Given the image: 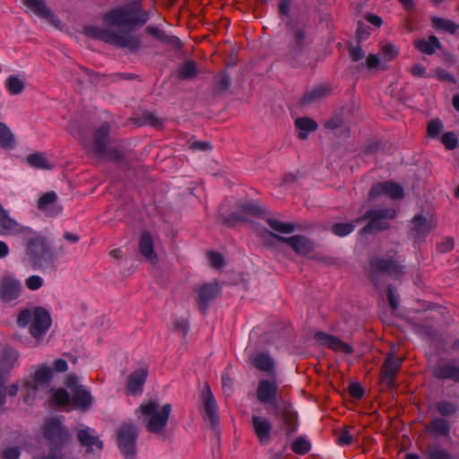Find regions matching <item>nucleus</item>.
<instances>
[{"mask_svg":"<svg viewBox=\"0 0 459 459\" xmlns=\"http://www.w3.org/2000/svg\"><path fill=\"white\" fill-rule=\"evenodd\" d=\"M147 20L148 14L141 12L137 5H126L111 10L104 15L105 28L90 25L83 30L87 37L134 50L139 48L140 39L134 27L143 24Z\"/></svg>","mask_w":459,"mask_h":459,"instance_id":"1","label":"nucleus"},{"mask_svg":"<svg viewBox=\"0 0 459 459\" xmlns=\"http://www.w3.org/2000/svg\"><path fill=\"white\" fill-rule=\"evenodd\" d=\"M25 254L36 265L47 267L54 264L56 255L50 248L46 238L25 226L21 233Z\"/></svg>","mask_w":459,"mask_h":459,"instance_id":"2","label":"nucleus"},{"mask_svg":"<svg viewBox=\"0 0 459 459\" xmlns=\"http://www.w3.org/2000/svg\"><path fill=\"white\" fill-rule=\"evenodd\" d=\"M172 411L169 403L160 405L157 401L147 400L143 402L136 411V415L146 427V429L156 435H162Z\"/></svg>","mask_w":459,"mask_h":459,"instance_id":"3","label":"nucleus"},{"mask_svg":"<svg viewBox=\"0 0 459 459\" xmlns=\"http://www.w3.org/2000/svg\"><path fill=\"white\" fill-rule=\"evenodd\" d=\"M17 325L20 327L30 325V333L35 340L33 346H39L51 326V316L48 311L41 307L25 308L19 313Z\"/></svg>","mask_w":459,"mask_h":459,"instance_id":"4","label":"nucleus"},{"mask_svg":"<svg viewBox=\"0 0 459 459\" xmlns=\"http://www.w3.org/2000/svg\"><path fill=\"white\" fill-rule=\"evenodd\" d=\"M53 377V369L43 363L34 367L30 376L22 380V398L24 403L31 405L40 395L41 391L48 387Z\"/></svg>","mask_w":459,"mask_h":459,"instance_id":"5","label":"nucleus"},{"mask_svg":"<svg viewBox=\"0 0 459 459\" xmlns=\"http://www.w3.org/2000/svg\"><path fill=\"white\" fill-rule=\"evenodd\" d=\"M396 215V211L393 208H377L364 214L358 220L360 221L368 219V223L360 230L362 234L385 230L389 227L388 220H393Z\"/></svg>","mask_w":459,"mask_h":459,"instance_id":"6","label":"nucleus"},{"mask_svg":"<svg viewBox=\"0 0 459 459\" xmlns=\"http://www.w3.org/2000/svg\"><path fill=\"white\" fill-rule=\"evenodd\" d=\"M22 293V285L14 275L4 274L0 280V300L8 306H15Z\"/></svg>","mask_w":459,"mask_h":459,"instance_id":"7","label":"nucleus"},{"mask_svg":"<svg viewBox=\"0 0 459 459\" xmlns=\"http://www.w3.org/2000/svg\"><path fill=\"white\" fill-rule=\"evenodd\" d=\"M138 432L133 424H124L117 432L118 447L126 459H134L136 455V439Z\"/></svg>","mask_w":459,"mask_h":459,"instance_id":"8","label":"nucleus"},{"mask_svg":"<svg viewBox=\"0 0 459 459\" xmlns=\"http://www.w3.org/2000/svg\"><path fill=\"white\" fill-rule=\"evenodd\" d=\"M65 385L70 389L74 406L82 411H87L92 403L90 392L79 384V379L74 375H68Z\"/></svg>","mask_w":459,"mask_h":459,"instance_id":"9","label":"nucleus"},{"mask_svg":"<svg viewBox=\"0 0 459 459\" xmlns=\"http://www.w3.org/2000/svg\"><path fill=\"white\" fill-rule=\"evenodd\" d=\"M259 234L264 239H266L268 237H273L277 240L287 244L299 255H307L313 250V243L303 236L295 235L290 238H284L274 235L267 230H260Z\"/></svg>","mask_w":459,"mask_h":459,"instance_id":"10","label":"nucleus"},{"mask_svg":"<svg viewBox=\"0 0 459 459\" xmlns=\"http://www.w3.org/2000/svg\"><path fill=\"white\" fill-rule=\"evenodd\" d=\"M44 436L52 444L61 446L67 443L71 436L62 421L56 418H49L46 420L44 426Z\"/></svg>","mask_w":459,"mask_h":459,"instance_id":"11","label":"nucleus"},{"mask_svg":"<svg viewBox=\"0 0 459 459\" xmlns=\"http://www.w3.org/2000/svg\"><path fill=\"white\" fill-rule=\"evenodd\" d=\"M368 272L370 274L387 273L392 277L398 279L404 274V267L394 258H374L369 262Z\"/></svg>","mask_w":459,"mask_h":459,"instance_id":"12","label":"nucleus"},{"mask_svg":"<svg viewBox=\"0 0 459 459\" xmlns=\"http://www.w3.org/2000/svg\"><path fill=\"white\" fill-rule=\"evenodd\" d=\"M381 196H387L393 200H401L404 196L403 187L394 182L386 181L377 183L372 186L368 198L370 200L377 199Z\"/></svg>","mask_w":459,"mask_h":459,"instance_id":"13","label":"nucleus"},{"mask_svg":"<svg viewBox=\"0 0 459 459\" xmlns=\"http://www.w3.org/2000/svg\"><path fill=\"white\" fill-rule=\"evenodd\" d=\"M23 4L35 15L48 20L55 27L61 26L60 20L51 13L45 0H23Z\"/></svg>","mask_w":459,"mask_h":459,"instance_id":"14","label":"nucleus"},{"mask_svg":"<svg viewBox=\"0 0 459 459\" xmlns=\"http://www.w3.org/2000/svg\"><path fill=\"white\" fill-rule=\"evenodd\" d=\"M402 365V359L396 358L394 354H389L381 368V381L386 385L387 387H392L394 383V378L400 370Z\"/></svg>","mask_w":459,"mask_h":459,"instance_id":"15","label":"nucleus"},{"mask_svg":"<svg viewBox=\"0 0 459 459\" xmlns=\"http://www.w3.org/2000/svg\"><path fill=\"white\" fill-rule=\"evenodd\" d=\"M431 374L437 379L459 383V366L450 361H439L432 368Z\"/></svg>","mask_w":459,"mask_h":459,"instance_id":"16","label":"nucleus"},{"mask_svg":"<svg viewBox=\"0 0 459 459\" xmlns=\"http://www.w3.org/2000/svg\"><path fill=\"white\" fill-rule=\"evenodd\" d=\"M317 345H322L333 350L335 352H341L347 355L353 352V348L351 345L342 342L336 336L325 333L323 332H317Z\"/></svg>","mask_w":459,"mask_h":459,"instance_id":"17","label":"nucleus"},{"mask_svg":"<svg viewBox=\"0 0 459 459\" xmlns=\"http://www.w3.org/2000/svg\"><path fill=\"white\" fill-rule=\"evenodd\" d=\"M20 354L12 347H4L0 352V379L4 380L5 375L19 365Z\"/></svg>","mask_w":459,"mask_h":459,"instance_id":"18","label":"nucleus"},{"mask_svg":"<svg viewBox=\"0 0 459 459\" xmlns=\"http://www.w3.org/2000/svg\"><path fill=\"white\" fill-rule=\"evenodd\" d=\"M202 403L206 419L212 426H216L219 422L218 405L208 385H205L202 391Z\"/></svg>","mask_w":459,"mask_h":459,"instance_id":"19","label":"nucleus"},{"mask_svg":"<svg viewBox=\"0 0 459 459\" xmlns=\"http://www.w3.org/2000/svg\"><path fill=\"white\" fill-rule=\"evenodd\" d=\"M77 437L81 445L87 448V452H101L103 442L99 438L92 429L89 427L82 428L78 430Z\"/></svg>","mask_w":459,"mask_h":459,"instance_id":"20","label":"nucleus"},{"mask_svg":"<svg viewBox=\"0 0 459 459\" xmlns=\"http://www.w3.org/2000/svg\"><path fill=\"white\" fill-rule=\"evenodd\" d=\"M109 125L103 123L94 134L93 143L91 146V152L100 157L107 158L108 156L107 144L108 142Z\"/></svg>","mask_w":459,"mask_h":459,"instance_id":"21","label":"nucleus"},{"mask_svg":"<svg viewBox=\"0 0 459 459\" xmlns=\"http://www.w3.org/2000/svg\"><path fill=\"white\" fill-rule=\"evenodd\" d=\"M25 226L20 224L15 219L9 215L3 205L0 204V235L1 236H17Z\"/></svg>","mask_w":459,"mask_h":459,"instance_id":"22","label":"nucleus"},{"mask_svg":"<svg viewBox=\"0 0 459 459\" xmlns=\"http://www.w3.org/2000/svg\"><path fill=\"white\" fill-rule=\"evenodd\" d=\"M148 377V369L140 368L129 375L126 390L129 394L139 395Z\"/></svg>","mask_w":459,"mask_h":459,"instance_id":"23","label":"nucleus"},{"mask_svg":"<svg viewBox=\"0 0 459 459\" xmlns=\"http://www.w3.org/2000/svg\"><path fill=\"white\" fill-rule=\"evenodd\" d=\"M252 425L259 441L263 444L268 443L273 427L271 421L264 416L254 415L252 417Z\"/></svg>","mask_w":459,"mask_h":459,"instance_id":"24","label":"nucleus"},{"mask_svg":"<svg viewBox=\"0 0 459 459\" xmlns=\"http://www.w3.org/2000/svg\"><path fill=\"white\" fill-rule=\"evenodd\" d=\"M435 227L432 220H428L421 214L415 215L411 220V235L414 238H420L428 235Z\"/></svg>","mask_w":459,"mask_h":459,"instance_id":"25","label":"nucleus"},{"mask_svg":"<svg viewBox=\"0 0 459 459\" xmlns=\"http://www.w3.org/2000/svg\"><path fill=\"white\" fill-rule=\"evenodd\" d=\"M426 432L431 436L450 437L451 425L445 418H433L425 428Z\"/></svg>","mask_w":459,"mask_h":459,"instance_id":"26","label":"nucleus"},{"mask_svg":"<svg viewBox=\"0 0 459 459\" xmlns=\"http://www.w3.org/2000/svg\"><path fill=\"white\" fill-rule=\"evenodd\" d=\"M57 196L54 192L44 194L38 202V208L47 215H56L61 212L56 204Z\"/></svg>","mask_w":459,"mask_h":459,"instance_id":"27","label":"nucleus"},{"mask_svg":"<svg viewBox=\"0 0 459 459\" xmlns=\"http://www.w3.org/2000/svg\"><path fill=\"white\" fill-rule=\"evenodd\" d=\"M277 384L274 379H263L257 387V398L261 403H269L275 398Z\"/></svg>","mask_w":459,"mask_h":459,"instance_id":"28","label":"nucleus"},{"mask_svg":"<svg viewBox=\"0 0 459 459\" xmlns=\"http://www.w3.org/2000/svg\"><path fill=\"white\" fill-rule=\"evenodd\" d=\"M219 290V285L216 283H207L201 286L198 290L197 298L199 305L205 308L209 302L218 295Z\"/></svg>","mask_w":459,"mask_h":459,"instance_id":"29","label":"nucleus"},{"mask_svg":"<svg viewBox=\"0 0 459 459\" xmlns=\"http://www.w3.org/2000/svg\"><path fill=\"white\" fill-rule=\"evenodd\" d=\"M253 364L261 371L274 375L275 363L273 359L267 353H258L253 359Z\"/></svg>","mask_w":459,"mask_h":459,"instance_id":"30","label":"nucleus"},{"mask_svg":"<svg viewBox=\"0 0 459 459\" xmlns=\"http://www.w3.org/2000/svg\"><path fill=\"white\" fill-rule=\"evenodd\" d=\"M139 247L141 254L145 256L151 263L154 264L157 262V255L153 250V241L148 232L143 233Z\"/></svg>","mask_w":459,"mask_h":459,"instance_id":"31","label":"nucleus"},{"mask_svg":"<svg viewBox=\"0 0 459 459\" xmlns=\"http://www.w3.org/2000/svg\"><path fill=\"white\" fill-rule=\"evenodd\" d=\"M415 48L421 53L432 55L441 48V44L436 36H429L428 39H419L414 42Z\"/></svg>","mask_w":459,"mask_h":459,"instance_id":"32","label":"nucleus"},{"mask_svg":"<svg viewBox=\"0 0 459 459\" xmlns=\"http://www.w3.org/2000/svg\"><path fill=\"white\" fill-rule=\"evenodd\" d=\"M299 138L305 140L310 133L316 131V122L308 117H299L295 120Z\"/></svg>","mask_w":459,"mask_h":459,"instance_id":"33","label":"nucleus"},{"mask_svg":"<svg viewBox=\"0 0 459 459\" xmlns=\"http://www.w3.org/2000/svg\"><path fill=\"white\" fill-rule=\"evenodd\" d=\"M431 23L436 30L448 32L450 34H455L459 29V24H456L455 22L437 16L431 18Z\"/></svg>","mask_w":459,"mask_h":459,"instance_id":"34","label":"nucleus"},{"mask_svg":"<svg viewBox=\"0 0 459 459\" xmlns=\"http://www.w3.org/2000/svg\"><path fill=\"white\" fill-rule=\"evenodd\" d=\"M357 431L353 427L344 426L342 429L336 432V440L340 446H349L354 439Z\"/></svg>","mask_w":459,"mask_h":459,"instance_id":"35","label":"nucleus"},{"mask_svg":"<svg viewBox=\"0 0 459 459\" xmlns=\"http://www.w3.org/2000/svg\"><path fill=\"white\" fill-rule=\"evenodd\" d=\"M15 145V140L10 128L0 122V146L4 149H13Z\"/></svg>","mask_w":459,"mask_h":459,"instance_id":"36","label":"nucleus"},{"mask_svg":"<svg viewBox=\"0 0 459 459\" xmlns=\"http://www.w3.org/2000/svg\"><path fill=\"white\" fill-rule=\"evenodd\" d=\"M379 51L382 58L389 62L396 58L400 49L396 45L386 41L380 43Z\"/></svg>","mask_w":459,"mask_h":459,"instance_id":"37","label":"nucleus"},{"mask_svg":"<svg viewBox=\"0 0 459 459\" xmlns=\"http://www.w3.org/2000/svg\"><path fill=\"white\" fill-rule=\"evenodd\" d=\"M436 411L444 418L451 417L456 414L458 406L449 401L441 400L435 404Z\"/></svg>","mask_w":459,"mask_h":459,"instance_id":"38","label":"nucleus"},{"mask_svg":"<svg viewBox=\"0 0 459 459\" xmlns=\"http://www.w3.org/2000/svg\"><path fill=\"white\" fill-rule=\"evenodd\" d=\"M27 160L30 166L36 169H50L54 167V164L42 153L30 154L28 156Z\"/></svg>","mask_w":459,"mask_h":459,"instance_id":"39","label":"nucleus"},{"mask_svg":"<svg viewBox=\"0 0 459 459\" xmlns=\"http://www.w3.org/2000/svg\"><path fill=\"white\" fill-rule=\"evenodd\" d=\"M270 227L281 234H290L295 230V225L291 222H284L277 219L268 220Z\"/></svg>","mask_w":459,"mask_h":459,"instance_id":"40","label":"nucleus"},{"mask_svg":"<svg viewBox=\"0 0 459 459\" xmlns=\"http://www.w3.org/2000/svg\"><path fill=\"white\" fill-rule=\"evenodd\" d=\"M6 88L8 91L16 95L21 93L24 89L23 82L15 75H11L6 80Z\"/></svg>","mask_w":459,"mask_h":459,"instance_id":"41","label":"nucleus"},{"mask_svg":"<svg viewBox=\"0 0 459 459\" xmlns=\"http://www.w3.org/2000/svg\"><path fill=\"white\" fill-rule=\"evenodd\" d=\"M53 402L62 407L69 406L71 403L70 395L64 388L56 389L52 395Z\"/></svg>","mask_w":459,"mask_h":459,"instance_id":"42","label":"nucleus"},{"mask_svg":"<svg viewBox=\"0 0 459 459\" xmlns=\"http://www.w3.org/2000/svg\"><path fill=\"white\" fill-rule=\"evenodd\" d=\"M427 459H452V456L445 449L431 446L428 449Z\"/></svg>","mask_w":459,"mask_h":459,"instance_id":"43","label":"nucleus"},{"mask_svg":"<svg viewBox=\"0 0 459 459\" xmlns=\"http://www.w3.org/2000/svg\"><path fill=\"white\" fill-rule=\"evenodd\" d=\"M354 230V225L352 223L348 222H342V223H336L333 225L332 231L339 237H344L351 232H352Z\"/></svg>","mask_w":459,"mask_h":459,"instance_id":"44","label":"nucleus"},{"mask_svg":"<svg viewBox=\"0 0 459 459\" xmlns=\"http://www.w3.org/2000/svg\"><path fill=\"white\" fill-rule=\"evenodd\" d=\"M292 449L296 454L304 455L310 449V443L304 437H298L293 445Z\"/></svg>","mask_w":459,"mask_h":459,"instance_id":"45","label":"nucleus"},{"mask_svg":"<svg viewBox=\"0 0 459 459\" xmlns=\"http://www.w3.org/2000/svg\"><path fill=\"white\" fill-rule=\"evenodd\" d=\"M441 142L448 150H454L458 145L457 136L452 132L445 133L441 137Z\"/></svg>","mask_w":459,"mask_h":459,"instance_id":"46","label":"nucleus"},{"mask_svg":"<svg viewBox=\"0 0 459 459\" xmlns=\"http://www.w3.org/2000/svg\"><path fill=\"white\" fill-rule=\"evenodd\" d=\"M195 72L196 69L195 63L188 61L179 68V76L183 79H188L193 77L195 74Z\"/></svg>","mask_w":459,"mask_h":459,"instance_id":"47","label":"nucleus"},{"mask_svg":"<svg viewBox=\"0 0 459 459\" xmlns=\"http://www.w3.org/2000/svg\"><path fill=\"white\" fill-rule=\"evenodd\" d=\"M44 280L39 275H32L26 279V287L30 290H37L43 286Z\"/></svg>","mask_w":459,"mask_h":459,"instance_id":"48","label":"nucleus"},{"mask_svg":"<svg viewBox=\"0 0 459 459\" xmlns=\"http://www.w3.org/2000/svg\"><path fill=\"white\" fill-rule=\"evenodd\" d=\"M443 129V125L439 120H431L428 124L427 131L429 137L437 136Z\"/></svg>","mask_w":459,"mask_h":459,"instance_id":"49","label":"nucleus"},{"mask_svg":"<svg viewBox=\"0 0 459 459\" xmlns=\"http://www.w3.org/2000/svg\"><path fill=\"white\" fill-rule=\"evenodd\" d=\"M349 55H350V57L351 58V60L353 62H358L359 60H361L364 56H365V53L364 51L362 50L361 47L359 46V45H351L349 47Z\"/></svg>","mask_w":459,"mask_h":459,"instance_id":"50","label":"nucleus"},{"mask_svg":"<svg viewBox=\"0 0 459 459\" xmlns=\"http://www.w3.org/2000/svg\"><path fill=\"white\" fill-rule=\"evenodd\" d=\"M210 264L214 268H221L224 265L223 256L216 252H211L208 255Z\"/></svg>","mask_w":459,"mask_h":459,"instance_id":"51","label":"nucleus"},{"mask_svg":"<svg viewBox=\"0 0 459 459\" xmlns=\"http://www.w3.org/2000/svg\"><path fill=\"white\" fill-rule=\"evenodd\" d=\"M435 77L442 82H455V77L449 74L447 71L442 69V68H437L435 70Z\"/></svg>","mask_w":459,"mask_h":459,"instance_id":"52","label":"nucleus"},{"mask_svg":"<svg viewBox=\"0 0 459 459\" xmlns=\"http://www.w3.org/2000/svg\"><path fill=\"white\" fill-rule=\"evenodd\" d=\"M2 457L4 459H19L20 450L15 446L6 447L2 452Z\"/></svg>","mask_w":459,"mask_h":459,"instance_id":"53","label":"nucleus"},{"mask_svg":"<svg viewBox=\"0 0 459 459\" xmlns=\"http://www.w3.org/2000/svg\"><path fill=\"white\" fill-rule=\"evenodd\" d=\"M306 39V31L303 29H297L294 31V48H299L303 46Z\"/></svg>","mask_w":459,"mask_h":459,"instance_id":"54","label":"nucleus"},{"mask_svg":"<svg viewBox=\"0 0 459 459\" xmlns=\"http://www.w3.org/2000/svg\"><path fill=\"white\" fill-rule=\"evenodd\" d=\"M189 147L194 151H207L211 149V144L208 142L191 140Z\"/></svg>","mask_w":459,"mask_h":459,"instance_id":"55","label":"nucleus"},{"mask_svg":"<svg viewBox=\"0 0 459 459\" xmlns=\"http://www.w3.org/2000/svg\"><path fill=\"white\" fill-rule=\"evenodd\" d=\"M174 328H175V331H177L183 337H185L187 334L188 328H189L188 322L185 319L177 321L175 323Z\"/></svg>","mask_w":459,"mask_h":459,"instance_id":"56","label":"nucleus"},{"mask_svg":"<svg viewBox=\"0 0 459 459\" xmlns=\"http://www.w3.org/2000/svg\"><path fill=\"white\" fill-rule=\"evenodd\" d=\"M349 393H350L351 396H352L353 398L359 399L363 396L364 390L359 385L351 384L349 386Z\"/></svg>","mask_w":459,"mask_h":459,"instance_id":"57","label":"nucleus"},{"mask_svg":"<svg viewBox=\"0 0 459 459\" xmlns=\"http://www.w3.org/2000/svg\"><path fill=\"white\" fill-rule=\"evenodd\" d=\"M52 369H53V372L54 371L59 372V373L65 372L68 369V365H67L66 360H65L64 359H56L53 363Z\"/></svg>","mask_w":459,"mask_h":459,"instance_id":"58","label":"nucleus"},{"mask_svg":"<svg viewBox=\"0 0 459 459\" xmlns=\"http://www.w3.org/2000/svg\"><path fill=\"white\" fill-rule=\"evenodd\" d=\"M454 239L452 238H446L437 246V249L440 252H449L454 248Z\"/></svg>","mask_w":459,"mask_h":459,"instance_id":"59","label":"nucleus"},{"mask_svg":"<svg viewBox=\"0 0 459 459\" xmlns=\"http://www.w3.org/2000/svg\"><path fill=\"white\" fill-rule=\"evenodd\" d=\"M217 84L220 90H226L230 84V79L227 74H221L217 77Z\"/></svg>","mask_w":459,"mask_h":459,"instance_id":"60","label":"nucleus"},{"mask_svg":"<svg viewBox=\"0 0 459 459\" xmlns=\"http://www.w3.org/2000/svg\"><path fill=\"white\" fill-rule=\"evenodd\" d=\"M410 73L414 77H425L426 76V70L425 67L420 64H416L413 66L411 67Z\"/></svg>","mask_w":459,"mask_h":459,"instance_id":"61","label":"nucleus"},{"mask_svg":"<svg viewBox=\"0 0 459 459\" xmlns=\"http://www.w3.org/2000/svg\"><path fill=\"white\" fill-rule=\"evenodd\" d=\"M387 299L391 307L395 310L399 306L398 297L391 287L387 289Z\"/></svg>","mask_w":459,"mask_h":459,"instance_id":"62","label":"nucleus"},{"mask_svg":"<svg viewBox=\"0 0 459 459\" xmlns=\"http://www.w3.org/2000/svg\"><path fill=\"white\" fill-rule=\"evenodd\" d=\"M342 120L339 117H334L326 122L325 127L331 130H335L342 127Z\"/></svg>","mask_w":459,"mask_h":459,"instance_id":"63","label":"nucleus"},{"mask_svg":"<svg viewBox=\"0 0 459 459\" xmlns=\"http://www.w3.org/2000/svg\"><path fill=\"white\" fill-rule=\"evenodd\" d=\"M380 64V59L377 55L370 54L366 59V65L368 68L372 69Z\"/></svg>","mask_w":459,"mask_h":459,"instance_id":"64","label":"nucleus"}]
</instances>
